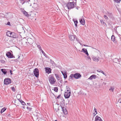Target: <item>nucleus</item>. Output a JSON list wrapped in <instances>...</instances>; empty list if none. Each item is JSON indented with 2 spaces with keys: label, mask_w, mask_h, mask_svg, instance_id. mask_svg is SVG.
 Masks as SVG:
<instances>
[{
  "label": "nucleus",
  "mask_w": 121,
  "mask_h": 121,
  "mask_svg": "<svg viewBox=\"0 0 121 121\" xmlns=\"http://www.w3.org/2000/svg\"><path fill=\"white\" fill-rule=\"evenodd\" d=\"M49 80L51 84H54L56 82V80L54 78L53 75L52 74L49 76Z\"/></svg>",
  "instance_id": "obj_1"
},
{
  "label": "nucleus",
  "mask_w": 121,
  "mask_h": 121,
  "mask_svg": "<svg viewBox=\"0 0 121 121\" xmlns=\"http://www.w3.org/2000/svg\"><path fill=\"white\" fill-rule=\"evenodd\" d=\"M75 3L74 2H69L67 4L66 6L69 9L73 8L75 5Z\"/></svg>",
  "instance_id": "obj_2"
},
{
  "label": "nucleus",
  "mask_w": 121,
  "mask_h": 121,
  "mask_svg": "<svg viewBox=\"0 0 121 121\" xmlns=\"http://www.w3.org/2000/svg\"><path fill=\"white\" fill-rule=\"evenodd\" d=\"M39 70L37 68H35L34 69L33 71V73L35 76L36 77H39Z\"/></svg>",
  "instance_id": "obj_3"
},
{
  "label": "nucleus",
  "mask_w": 121,
  "mask_h": 121,
  "mask_svg": "<svg viewBox=\"0 0 121 121\" xmlns=\"http://www.w3.org/2000/svg\"><path fill=\"white\" fill-rule=\"evenodd\" d=\"M26 40L27 42L26 41V43L28 45L29 44L31 45L33 42V40L31 38L28 39Z\"/></svg>",
  "instance_id": "obj_4"
},
{
  "label": "nucleus",
  "mask_w": 121,
  "mask_h": 121,
  "mask_svg": "<svg viewBox=\"0 0 121 121\" xmlns=\"http://www.w3.org/2000/svg\"><path fill=\"white\" fill-rule=\"evenodd\" d=\"M11 81L10 78H6L4 80V83L6 85H8L11 83Z\"/></svg>",
  "instance_id": "obj_5"
},
{
  "label": "nucleus",
  "mask_w": 121,
  "mask_h": 121,
  "mask_svg": "<svg viewBox=\"0 0 121 121\" xmlns=\"http://www.w3.org/2000/svg\"><path fill=\"white\" fill-rule=\"evenodd\" d=\"M70 92V91L65 92L64 94V96L66 98H68L69 97L71 94Z\"/></svg>",
  "instance_id": "obj_6"
},
{
  "label": "nucleus",
  "mask_w": 121,
  "mask_h": 121,
  "mask_svg": "<svg viewBox=\"0 0 121 121\" xmlns=\"http://www.w3.org/2000/svg\"><path fill=\"white\" fill-rule=\"evenodd\" d=\"M74 78L77 79L80 78L81 76V74L78 73H76L74 74Z\"/></svg>",
  "instance_id": "obj_7"
},
{
  "label": "nucleus",
  "mask_w": 121,
  "mask_h": 121,
  "mask_svg": "<svg viewBox=\"0 0 121 121\" xmlns=\"http://www.w3.org/2000/svg\"><path fill=\"white\" fill-rule=\"evenodd\" d=\"M6 55L8 57L11 58L13 57V55L11 53L9 52H7L6 54Z\"/></svg>",
  "instance_id": "obj_8"
},
{
  "label": "nucleus",
  "mask_w": 121,
  "mask_h": 121,
  "mask_svg": "<svg viewBox=\"0 0 121 121\" xmlns=\"http://www.w3.org/2000/svg\"><path fill=\"white\" fill-rule=\"evenodd\" d=\"M46 72L48 74H49L51 73V70L49 68H45Z\"/></svg>",
  "instance_id": "obj_9"
},
{
  "label": "nucleus",
  "mask_w": 121,
  "mask_h": 121,
  "mask_svg": "<svg viewBox=\"0 0 121 121\" xmlns=\"http://www.w3.org/2000/svg\"><path fill=\"white\" fill-rule=\"evenodd\" d=\"M61 72L64 76V78L65 79L67 78V75L66 72L65 71H61Z\"/></svg>",
  "instance_id": "obj_10"
},
{
  "label": "nucleus",
  "mask_w": 121,
  "mask_h": 121,
  "mask_svg": "<svg viewBox=\"0 0 121 121\" xmlns=\"http://www.w3.org/2000/svg\"><path fill=\"white\" fill-rule=\"evenodd\" d=\"M82 52L84 53L87 55V56H89V54L86 49L84 48H82Z\"/></svg>",
  "instance_id": "obj_11"
},
{
  "label": "nucleus",
  "mask_w": 121,
  "mask_h": 121,
  "mask_svg": "<svg viewBox=\"0 0 121 121\" xmlns=\"http://www.w3.org/2000/svg\"><path fill=\"white\" fill-rule=\"evenodd\" d=\"M61 108L62 110L63 111V113L65 114H67V112L66 109L64 107H62V106H61Z\"/></svg>",
  "instance_id": "obj_12"
},
{
  "label": "nucleus",
  "mask_w": 121,
  "mask_h": 121,
  "mask_svg": "<svg viewBox=\"0 0 121 121\" xmlns=\"http://www.w3.org/2000/svg\"><path fill=\"white\" fill-rule=\"evenodd\" d=\"M79 21L80 23L83 25H84L85 24V21L84 19L81 18L79 19Z\"/></svg>",
  "instance_id": "obj_13"
},
{
  "label": "nucleus",
  "mask_w": 121,
  "mask_h": 121,
  "mask_svg": "<svg viewBox=\"0 0 121 121\" xmlns=\"http://www.w3.org/2000/svg\"><path fill=\"white\" fill-rule=\"evenodd\" d=\"M95 121H103V120L100 117L97 116L95 117Z\"/></svg>",
  "instance_id": "obj_14"
},
{
  "label": "nucleus",
  "mask_w": 121,
  "mask_h": 121,
  "mask_svg": "<svg viewBox=\"0 0 121 121\" xmlns=\"http://www.w3.org/2000/svg\"><path fill=\"white\" fill-rule=\"evenodd\" d=\"M96 78V76L95 74H93L91 75L88 79L90 80H92L93 79H95Z\"/></svg>",
  "instance_id": "obj_15"
},
{
  "label": "nucleus",
  "mask_w": 121,
  "mask_h": 121,
  "mask_svg": "<svg viewBox=\"0 0 121 121\" xmlns=\"http://www.w3.org/2000/svg\"><path fill=\"white\" fill-rule=\"evenodd\" d=\"M11 37L16 38L17 37V35L15 33L13 32H11Z\"/></svg>",
  "instance_id": "obj_16"
},
{
  "label": "nucleus",
  "mask_w": 121,
  "mask_h": 121,
  "mask_svg": "<svg viewBox=\"0 0 121 121\" xmlns=\"http://www.w3.org/2000/svg\"><path fill=\"white\" fill-rule=\"evenodd\" d=\"M99 57H98V58H97L95 56H94L93 57L92 59L94 61L96 62H98L99 60Z\"/></svg>",
  "instance_id": "obj_17"
},
{
  "label": "nucleus",
  "mask_w": 121,
  "mask_h": 121,
  "mask_svg": "<svg viewBox=\"0 0 121 121\" xmlns=\"http://www.w3.org/2000/svg\"><path fill=\"white\" fill-rule=\"evenodd\" d=\"M69 37V39L71 41L73 40L75 38V36L73 35H70Z\"/></svg>",
  "instance_id": "obj_18"
},
{
  "label": "nucleus",
  "mask_w": 121,
  "mask_h": 121,
  "mask_svg": "<svg viewBox=\"0 0 121 121\" xmlns=\"http://www.w3.org/2000/svg\"><path fill=\"white\" fill-rule=\"evenodd\" d=\"M11 32L10 31H7L6 32V35L8 36L9 37L11 36Z\"/></svg>",
  "instance_id": "obj_19"
},
{
  "label": "nucleus",
  "mask_w": 121,
  "mask_h": 121,
  "mask_svg": "<svg viewBox=\"0 0 121 121\" xmlns=\"http://www.w3.org/2000/svg\"><path fill=\"white\" fill-rule=\"evenodd\" d=\"M1 70L4 74H6L7 72L5 69H1Z\"/></svg>",
  "instance_id": "obj_20"
},
{
  "label": "nucleus",
  "mask_w": 121,
  "mask_h": 121,
  "mask_svg": "<svg viewBox=\"0 0 121 121\" xmlns=\"http://www.w3.org/2000/svg\"><path fill=\"white\" fill-rule=\"evenodd\" d=\"M114 87L113 86H111L109 89V90L110 91H112L113 92L114 90Z\"/></svg>",
  "instance_id": "obj_21"
},
{
  "label": "nucleus",
  "mask_w": 121,
  "mask_h": 121,
  "mask_svg": "<svg viewBox=\"0 0 121 121\" xmlns=\"http://www.w3.org/2000/svg\"><path fill=\"white\" fill-rule=\"evenodd\" d=\"M20 102L21 103L22 105H26L25 103L23 101L20 99L19 100Z\"/></svg>",
  "instance_id": "obj_22"
},
{
  "label": "nucleus",
  "mask_w": 121,
  "mask_h": 121,
  "mask_svg": "<svg viewBox=\"0 0 121 121\" xmlns=\"http://www.w3.org/2000/svg\"><path fill=\"white\" fill-rule=\"evenodd\" d=\"M73 78H74V74H71L70 75L69 78L70 79Z\"/></svg>",
  "instance_id": "obj_23"
},
{
  "label": "nucleus",
  "mask_w": 121,
  "mask_h": 121,
  "mask_svg": "<svg viewBox=\"0 0 121 121\" xmlns=\"http://www.w3.org/2000/svg\"><path fill=\"white\" fill-rule=\"evenodd\" d=\"M87 60H88V61H91V58L89 56H87Z\"/></svg>",
  "instance_id": "obj_24"
},
{
  "label": "nucleus",
  "mask_w": 121,
  "mask_h": 121,
  "mask_svg": "<svg viewBox=\"0 0 121 121\" xmlns=\"http://www.w3.org/2000/svg\"><path fill=\"white\" fill-rule=\"evenodd\" d=\"M111 40L113 41L115 40V38L114 36L112 35L111 37Z\"/></svg>",
  "instance_id": "obj_25"
},
{
  "label": "nucleus",
  "mask_w": 121,
  "mask_h": 121,
  "mask_svg": "<svg viewBox=\"0 0 121 121\" xmlns=\"http://www.w3.org/2000/svg\"><path fill=\"white\" fill-rule=\"evenodd\" d=\"M37 45V46L38 48H39L40 50V51H41L42 50L40 46V45L39 44H38Z\"/></svg>",
  "instance_id": "obj_26"
},
{
  "label": "nucleus",
  "mask_w": 121,
  "mask_h": 121,
  "mask_svg": "<svg viewBox=\"0 0 121 121\" xmlns=\"http://www.w3.org/2000/svg\"><path fill=\"white\" fill-rule=\"evenodd\" d=\"M43 55L46 57L47 56V55L46 54L44 53V52H43V51L42 50L41 51Z\"/></svg>",
  "instance_id": "obj_27"
},
{
  "label": "nucleus",
  "mask_w": 121,
  "mask_h": 121,
  "mask_svg": "<svg viewBox=\"0 0 121 121\" xmlns=\"http://www.w3.org/2000/svg\"><path fill=\"white\" fill-rule=\"evenodd\" d=\"M23 13L26 16H28L27 12L25 11L23 12Z\"/></svg>",
  "instance_id": "obj_28"
},
{
  "label": "nucleus",
  "mask_w": 121,
  "mask_h": 121,
  "mask_svg": "<svg viewBox=\"0 0 121 121\" xmlns=\"http://www.w3.org/2000/svg\"><path fill=\"white\" fill-rule=\"evenodd\" d=\"M74 22L76 26L77 27V24L78 23L77 20L76 21H75Z\"/></svg>",
  "instance_id": "obj_29"
},
{
  "label": "nucleus",
  "mask_w": 121,
  "mask_h": 121,
  "mask_svg": "<svg viewBox=\"0 0 121 121\" xmlns=\"http://www.w3.org/2000/svg\"><path fill=\"white\" fill-rule=\"evenodd\" d=\"M67 87H68L67 86L66 87L67 88L66 89L67 91V92H69L70 91V89L69 88Z\"/></svg>",
  "instance_id": "obj_30"
},
{
  "label": "nucleus",
  "mask_w": 121,
  "mask_h": 121,
  "mask_svg": "<svg viewBox=\"0 0 121 121\" xmlns=\"http://www.w3.org/2000/svg\"><path fill=\"white\" fill-rule=\"evenodd\" d=\"M27 108L30 111H31L32 109V108H30L28 107H27Z\"/></svg>",
  "instance_id": "obj_31"
},
{
  "label": "nucleus",
  "mask_w": 121,
  "mask_h": 121,
  "mask_svg": "<svg viewBox=\"0 0 121 121\" xmlns=\"http://www.w3.org/2000/svg\"><path fill=\"white\" fill-rule=\"evenodd\" d=\"M100 22L103 25L104 23H105L104 22V21L103 20H101L100 21Z\"/></svg>",
  "instance_id": "obj_32"
},
{
  "label": "nucleus",
  "mask_w": 121,
  "mask_h": 121,
  "mask_svg": "<svg viewBox=\"0 0 121 121\" xmlns=\"http://www.w3.org/2000/svg\"><path fill=\"white\" fill-rule=\"evenodd\" d=\"M115 2L117 3H119L121 0H114Z\"/></svg>",
  "instance_id": "obj_33"
},
{
  "label": "nucleus",
  "mask_w": 121,
  "mask_h": 121,
  "mask_svg": "<svg viewBox=\"0 0 121 121\" xmlns=\"http://www.w3.org/2000/svg\"><path fill=\"white\" fill-rule=\"evenodd\" d=\"M55 76L56 77L57 79L58 80L59 78V77L58 76V75L56 74H55Z\"/></svg>",
  "instance_id": "obj_34"
},
{
  "label": "nucleus",
  "mask_w": 121,
  "mask_h": 121,
  "mask_svg": "<svg viewBox=\"0 0 121 121\" xmlns=\"http://www.w3.org/2000/svg\"><path fill=\"white\" fill-rule=\"evenodd\" d=\"M58 89L57 87H55L54 88V90L56 92L57 91Z\"/></svg>",
  "instance_id": "obj_35"
},
{
  "label": "nucleus",
  "mask_w": 121,
  "mask_h": 121,
  "mask_svg": "<svg viewBox=\"0 0 121 121\" xmlns=\"http://www.w3.org/2000/svg\"><path fill=\"white\" fill-rule=\"evenodd\" d=\"M104 18L106 19H108V17L107 16L105 15L104 16Z\"/></svg>",
  "instance_id": "obj_36"
},
{
  "label": "nucleus",
  "mask_w": 121,
  "mask_h": 121,
  "mask_svg": "<svg viewBox=\"0 0 121 121\" xmlns=\"http://www.w3.org/2000/svg\"><path fill=\"white\" fill-rule=\"evenodd\" d=\"M107 14L108 16H111V13H109L108 12L107 13Z\"/></svg>",
  "instance_id": "obj_37"
},
{
  "label": "nucleus",
  "mask_w": 121,
  "mask_h": 121,
  "mask_svg": "<svg viewBox=\"0 0 121 121\" xmlns=\"http://www.w3.org/2000/svg\"><path fill=\"white\" fill-rule=\"evenodd\" d=\"M6 108H3L1 110L2 111H3V112H4L6 110Z\"/></svg>",
  "instance_id": "obj_38"
},
{
  "label": "nucleus",
  "mask_w": 121,
  "mask_h": 121,
  "mask_svg": "<svg viewBox=\"0 0 121 121\" xmlns=\"http://www.w3.org/2000/svg\"><path fill=\"white\" fill-rule=\"evenodd\" d=\"M102 71V70L101 69H99L97 70V71L101 73Z\"/></svg>",
  "instance_id": "obj_39"
},
{
  "label": "nucleus",
  "mask_w": 121,
  "mask_h": 121,
  "mask_svg": "<svg viewBox=\"0 0 121 121\" xmlns=\"http://www.w3.org/2000/svg\"><path fill=\"white\" fill-rule=\"evenodd\" d=\"M50 62L52 65H53L54 64V61L51 60H50Z\"/></svg>",
  "instance_id": "obj_40"
},
{
  "label": "nucleus",
  "mask_w": 121,
  "mask_h": 121,
  "mask_svg": "<svg viewBox=\"0 0 121 121\" xmlns=\"http://www.w3.org/2000/svg\"><path fill=\"white\" fill-rule=\"evenodd\" d=\"M60 96H61V95H58V96L57 97V98H56L57 99H59L60 98Z\"/></svg>",
  "instance_id": "obj_41"
},
{
  "label": "nucleus",
  "mask_w": 121,
  "mask_h": 121,
  "mask_svg": "<svg viewBox=\"0 0 121 121\" xmlns=\"http://www.w3.org/2000/svg\"><path fill=\"white\" fill-rule=\"evenodd\" d=\"M12 90L13 91H15V89L14 87H13L12 88Z\"/></svg>",
  "instance_id": "obj_42"
},
{
  "label": "nucleus",
  "mask_w": 121,
  "mask_h": 121,
  "mask_svg": "<svg viewBox=\"0 0 121 121\" xmlns=\"http://www.w3.org/2000/svg\"><path fill=\"white\" fill-rule=\"evenodd\" d=\"M94 110L95 111V112H96V113H97V109L96 108H95L94 109Z\"/></svg>",
  "instance_id": "obj_43"
},
{
  "label": "nucleus",
  "mask_w": 121,
  "mask_h": 121,
  "mask_svg": "<svg viewBox=\"0 0 121 121\" xmlns=\"http://www.w3.org/2000/svg\"><path fill=\"white\" fill-rule=\"evenodd\" d=\"M101 73H102L103 74L105 75V76H106L105 73H104L103 71H102Z\"/></svg>",
  "instance_id": "obj_44"
},
{
  "label": "nucleus",
  "mask_w": 121,
  "mask_h": 121,
  "mask_svg": "<svg viewBox=\"0 0 121 121\" xmlns=\"http://www.w3.org/2000/svg\"><path fill=\"white\" fill-rule=\"evenodd\" d=\"M118 102L120 103H121V99H120L118 100Z\"/></svg>",
  "instance_id": "obj_45"
},
{
  "label": "nucleus",
  "mask_w": 121,
  "mask_h": 121,
  "mask_svg": "<svg viewBox=\"0 0 121 121\" xmlns=\"http://www.w3.org/2000/svg\"><path fill=\"white\" fill-rule=\"evenodd\" d=\"M97 113H93V116H95V115H96L97 114Z\"/></svg>",
  "instance_id": "obj_46"
},
{
  "label": "nucleus",
  "mask_w": 121,
  "mask_h": 121,
  "mask_svg": "<svg viewBox=\"0 0 121 121\" xmlns=\"http://www.w3.org/2000/svg\"><path fill=\"white\" fill-rule=\"evenodd\" d=\"M27 104L29 106H30V103H27Z\"/></svg>",
  "instance_id": "obj_47"
},
{
  "label": "nucleus",
  "mask_w": 121,
  "mask_h": 121,
  "mask_svg": "<svg viewBox=\"0 0 121 121\" xmlns=\"http://www.w3.org/2000/svg\"><path fill=\"white\" fill-rule=\"evenodd\" d=\"M10 73H11V74H13L12 73V71L11 70H10Z\"/></svg>",
  "instance_id": "obj_48"
},
{
  "label": "nucleus",
  "mask_w": 121,
  "mask_h": 121,
  "mask_svg": "<svg viewBox=\"0 0 121 121\" xmlns=\"http://www.w3.org/2000/svg\"><path fill=\"white\" fill-rule=\"evenodd\" d=\"M115 61H118V59H115Z\"/></svg>",
  "instance_id": "obj_49"
},
{
  "label": "nucleus",
  "mask_w": 121,
  "mask_h": 121,
  "mask_svg": "<svg viewBox=\"0 0 121 121\" xmlns=\"http://www.w3.org/2000/svg\"><path fill=\"white\" fill-rule=\"evenodd\" d=\"M7 24L9 25L10 24V22H8L7 23Z\"/></svg>",
  "instance_id": "obj_50"
},
{
  "label": "nucleus",
  "mask_w": 121,
  "mask_h": 121,
  "mask_svg": "<svg viewBox=\"0 0 121 121\" xmlns=\"http://www.w3.org/2000/svg\"><path fill=\"white\" fill-rule=\"evenodd\" d=\"M84 46H87V47L88 46V45H86V44H84Z\"/></svg>",
  "instance_id": "obj_51"
},
{
  "label": "nucleus",
  "mask_w": 121,
  "mask_h": 121,
  "mask_svg": "<svg viewBox=\"0 0 121 121\" xmlns=\"http://www.w3.org/2000/svg\"><path fill=\"white\" fill-rule=\"evenodd\" d=\"M79 8V7H76V9H78Z\"/></svg>",
  "instance_id": "obj_52"
},
{
  "label": "nucleus",
  "mask_w": 121,
  "mask_h": 121,
  "mask_svg": "<svg viewBox=\"0 0 121 121\" xmlns=\"http://www.w3.org/2000/svg\"><path fill=\"white\" fill-rule=\"evenodd\" d=\"M3 112V111H2V110H1V111L0 112L1 113H2L3 112Z\"/></svg>",
  "instance_id": "obj_53"
},
{
  "label": "nucleus",
  "mask_w": 121,
  "mask_h": 121,
  "mask_svg": "<svg viewBox=\"0 0 121 121\" xmlns=\"http://www.w3.org/2000/svg\"><path fill=\"white\" fill-rule=\"evenodd\" d=\"M20 57V56H19L18 57V60H19V58Z\"/></svg>",
  "instance_id": "obj_54"
},
{
  "label": "nucleus",
  "mask_w": 121,
  "mask_h": 121,
  "mask_svg": "<svg viewBox=\"0 0 121 121\" xmlns=\"http://www.w3.org/2000/svg\"><path fill=\"white\" fill-rule=\"evenodd\" d=\"M23 108H25V106H23Z\"/></svg>",
  "instance_id": "obj_55"
},
{
  "label": "nucleus",
  "mask_w": 121,
  "mask_h": 121,
  "mask_svg": "<svg viewBox=\"0 0 121 121\" xmlns=\"http://www.w3.org/2000/svg\"><path fill=\"white\" fill-rule=\"evenodd\" d=\"M119 95H120V96H121V94H120Z\"/></svg>",
  "instance_id": "obj_56"
},
{
  "label": "nucleus",
  "mask_w": 121,
  "mask_h": 121,
  "mask_svg": "<svg viewBox=\"0 0 121 121\" xmlns=\"http://www.w3.org/2000/svg\"><path fill=\"white\" fill-rule=\"evenodd\" d=\"M30 0H28V1H30Z\"/></svg>",
  "instance_id": "obj_57"
},
{
  "label": "nucleus",
  "mask_w": 121,
  "mask_h": 121,
  "mask_svg": "<svg viewBox=\"0 0 121 121\" xmlns=\"http://www.w3.org/2000/svg\"><path fill=\"white\" fill-rule=\"evenodd\" d=\"M55 121H57V120H55Z\"/></svg>",
  "instance_id": "obj_58"
},
{
  "label": "nucleus",
  "mask_w": 121,
  "mask_h": 121,
  "mask_svg": "<svg viewBox=\"0 0 121 121\" xmlns=\"http://www.w3.org/2000/svg\"><path fill=\"white\" fill-rule=\"evenodd\" d=\"M79 43L81 45V44L80 43Z\"/></svg>",
  "instance_id": "obj_59"
}]
</instances>
